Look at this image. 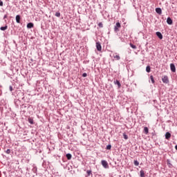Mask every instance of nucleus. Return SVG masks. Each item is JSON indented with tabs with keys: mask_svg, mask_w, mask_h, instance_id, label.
I'll use <instances>...</instances> for the list:
<instances>
[{
	"mask_svg": "<svg viewBox=\"0 0 177 177\" xmlns=\"http://www.w3.org/2000/svg\"><path fill=\"white\" fill-rule=\"evenodd\" d=\"M118 28H121V24H120V22H117L115 24V26H114V31H115V32H117V31H120Z\"/></svg>",
	"mask_w": 177,
	"mask_h": 177,
	"instance_id": "1",
	"label": "nucleus"
},
{
	"mask_svg": "<svg viewBox=\"0 0 177 177\" xmlns=\"http://www.w3.org/2000/svg\"><path fill=\"white\" fill-rule=\"evenodd\" d=\"M95 46L98 52H102V45L100 41L96 42Z\"/></svg>",
	"mask_w": 177,
	"mask_h": 177,
	"instance_id": "2",
	"label": "nucleus"
},
{
	"mask_svg": "<svg viewBox=\"0 0 177 177\" xmlns=\"http://www.w3.org/2000/svg\"><path fill=\"white\" fill-rule=\"evenodd\" d=\"M101 164L104 168H109V163L106 160H102Z\"/></svg>",
	"mask_w": 177,
	"mask_h": 177,
	"instance_id": "3",
	"label": "nucleus"
},
{
	"mask_svg": "<svg viewBox=\"0 0 177 177\" xmlns=\"http://www.w3.org/2000/svg\"><path fill=\"white\" fill-rule=\"evenodd\" d=\"M170 68L172 73H175V71H176V68L175 67V64H170Z\"/></svg>",
	"mask_w": 177,
	"mask_h": 177,
	"instance_id": "4",
	"label": "nucleus"
},
{
	"mask_svg": "<svg viewBox=\"0 0 177 177\" xmlns=\"http://www.w3.org/2000/svg\"><path fill=\"white\" fill-rule=\"evenodd\" d=\"M162 81L164 84H168L169 82V80H168V76H165L162 79Z\"/></svg>",
	"mask_w": 177,
	"mask_h": 177,
	"instance_id": "5",
	"label": "nucleus"
},
{
	"mask_svg": "<svg viewBox=\"0 0 177 177\" xmlns=\"http://www.w3.org/2000/svg\"><path fill=\"white\" fill-rule=\"evenodd\" d=\"M156 12L158 13V15H162V10H161L160 8H156Z\"/></svg>",
	"mask_w": 177,
	"mask_h": 177,
	"instance_id": "6",
	"label": "nucleus"
},
{
	"mask_svg": "<svg viewBox=\"0 0 177 177\" xmlns=\"http://www.w3.org/2000/svg\"><path fill=\"white\" fill-rule=\"evenodd\" d=\"M165 139H167V140H169V139H171V133L167 132L165 133Z\"/></svg>",
	"mask_w": 177,
	"mask_h": 177,
	"instance_id": "7",
	"label": "nucleus"
},
{
	"mask_svg": "<svg viewBox=\"0 0 177 177\" xmlns=\"http://www.w3.org/2000/svg\"><path fill=\"white\" fill-rule=\"evenodd\" d=\"M167 24H169V26H171L174 22L172 21V19H171V17H168L167 19Z\"/></svg>",
	"mask_w": 177,
	"mask_h": 177,
	"instance_id": "8",
	"label": "nucleus"
},
{
	"mask_svg": "<svg viewBox=\"0 0 177 177\" xmlns=\"http://www.w3.org/2000/svg\"><path fill=\"white\" fill-rule=\"evenodd\" d=\"M113 83L115 85H118V88H121V83L120 82V80H115Z\"/></svg>",
	"mask_w": 177,
	"mask_h": 177,
	"instance_id": "9",
	"label": "nucleus"
},
{
	"mask_svg": "<svg viewBox=\"0 0 177 177\" xmlns=\"http://www.w3.org/2000/svg\"><path fill=\"white\" fill-rule=\"evenodd\" d=\"M34 28V24L30 22L27 24V28Z\"/></svg>",
	"mask_w": 177,
	"mask_h": 177,
	"instance_id": "10",
	"label": "nucleus"
},
{
	"mask_svg": "<svg viewBox=\"0 0 177 177\" xmlns=\"http://www.w3.org/2000/svg\"><path fill=\"white\" fill-rule=\"evenodd\" d=\"M156 35L159 39H162V34H161L160 32H156Z\"/></svg>",
	"mask_w": 177,
	"mask_h": 177,
	"instance_id": "11",
	"label": "nucleus"
},
{
	"mask_svg": "<svg viewBox=\"0 0 177 177\" xmlns=\"http://www.w3.org/2000/svg\"><path fill=\"white\" fill-rule=\"evenodd\" d=\"M0 30H1V31H5L6 30H8V25H6L5 26H1V27L0 28Z\"/></svg>",
	"mask_w": 177,
	"mask_h": 177,
	"instance_id": "12",
	"label": "nucleus"
},
{
	"mask_svg": "<svg viewBox=\"0 0 177 177\" xmlns=\"http://www.w3.org/2000/svg\"><path fill=\"white\" fill-rule=\"evenodd\" d=\"M66 157L67 160H71V158L73 157V156L71 155V153H67L66 155Z\"/></svg>",
	"mask_w": 177,
	"mask_h": 177,
	"instance_id": "13",
	"label": "nucleus"
},
{
	"mask_svg": "<svg viewBox=\"0 0 177 177\" xmlns=\"http://www.w3.org/2000/svg\"><path fill=\"white\" fill-rule=\"evenodd\" d=\"M86 174L87 175L86 177L91 176V175H92V170H87Z\"/></svg>",
	"mask_w": 177,
	"mask_h": 177,
	"instance_id": "14",
	"label": "nucleus"
},
{
	"mask_svg": "<svg viewBox=\"0 0 177 177\" xmlns=\"http://www.w3.org/2000/svg\"><path fill=\"white\" fill-rule=\"evenodd\" d=\"M144 132L145 135H147V133H149V128H147V127H145L144 128Z\"/></svg>",
	"mask_w": 177,
	"mask_h": 177,
	"instance_id": "15",
	"label": "nucleus"
},
{
	"mask_svg": "<svg viewBox=\"0 0 177 177\" xmlns=\"http://www.w3.org/2000/svg\"><path fill=\"white\" fill-rule=\"evenodd\" d=\"M114 59H116V60H120L121 57H120V55L113 54Z\"/></svg>",
	"mask_w": 177,
	"mask_h": 177,
	"instance_id": "16",
	"label": "nucleus"
},
{
	"mask_svg": "<svg viewBox=\"0 0 177 177\" xmlns=\"http://www.w3.org/2000/svg\"><path fill=\"white\" fill-rule=\"evenodd\" d=\"M140 177H145V171H143V170L140 171Z\"/></svg>",
	"mask_w": 177,
	"mask_h": 177,
	"instance_id": "17",
	"label": "nucleus"
},
{
	"mask_svg": "<svg viewBox=\"0 0 177 177\" xmlns=\"http://www.w3.org/2000/svg\"><path fill=\"white\" fill-rule=\"evenodd\" d=\"M20 19H21L20 15H17L16 16V21H17V23H20Z\"/></svg>",
	"mask_w": 177,
	"mask_h": 177,
	"instance_id": "18",
	"label": "nucleus"
},
{
	"mask_svg": "<svg viewBox=\"0 0 177 177\" xmlns=\"http://www.w3.org/2000/svg\"><path fill=\"white\" fill-rule=\"evenodd\" d=\"M28 121L29 123H30L32 125L34 124V120H32L31 118H29L28 119Z\"/></svg>",
	"mask_w": 177,
	"mask_h": 177,
	"instance_id": "19",
	"label": "nucleus"
},
{
	"mask_svg": "<svg viewBox=\"0 0 177 177\" xmlns=\"http://www.w3.org/2000/svg\"><path fill=\"white\" fill-rule=\"evenodd\" d=\"M146 71H147V73H150V71H151L150 66H147L146 67Z\"/></svg>",
	"mask_w": 177,
	"mask_h": 177,
	"instance_id": "20",
	"label": "nucleus"
},
{
	"mask_svg": "<svg viewBox=\"0 0 177 177\" xmlns=\"http://www.w3.org/2000/svg\"><path fill=\"white\" fill-rule=\"evenodd\" d=\"M150 80L153 84H154L156 82L154 81V77L153 75L150 76Z\"/></svg>",
	"mask_w": 177,
	"mask_h": 177,
	"instance_id": "21",
	"label": "nucleus"
},
{
	"mask_svg": "<svg viewBox=\"0 0 177 177\" xmlns=\"http://www.w3.org/2000/svg\"><path fill=\"white\" fill-rule=\"evenodd\" d=\"M134 165H136V167H138L139 165V162L138 160H134V162H133Z\"/></svg>",
	"mask_w": 177,
	"mask_h": 177,
	"instance_id": "22",
	"label": "nucleus"
},
{
	"mask_svg": "<svg viewBox=\"0 0 177 177\" xmlns=\"http://www.w3.org/2000/svg\"><path fill=\"white\" fill-rule=\"evenodd\" d=\"M123 137H124V139H125V140H127L128 139V136L124 133H123Z\"/></svg>",
	"mask_w": 177,
	"mask_h": 177,
	"instance_id": "23",
	"label": "nucleus"
},
{
	"mask_svg": "<svg viewBox=\"0 0 177 177\" xmlns=\"http://www.w3.org/2000/svg\"><path fill=\"white\" fill-rule=\"evenodd\" d=\"M106 150H111V145H108L106 146Z\"/></svg>",
	"mask_w": 177,
	"mask_h": 177,
	"instance_id": "24",
	"label": "nucleus"
},
{
	"mask_svg": "<svg viewBox=\"0 0 177 177\" xmlns=\"http://www.w3.org/2000/svg\"><path fill=\"white\" fill-rule=\"evenodd\" d=\"M55 16H56V17H60V12H57L55 13Z\"/></svg>",
	"mask_w": 177,
	"mask_h": 177,
	"instance_id": "25",
	"label": "nucleus"
},
{
	"mask_svg": "<svg viewBox=\"0 0 177 177\" xmlns=\"http://www.w3.org/2000/svg\"><path fill=\"white\" fill-rule=\"evenodd\" d=\"M98 26L100 28H103V24L102 22H100L98 24Z\"/></svg>",
	"mask_w": 177,
	"mask_h": 177,
	"instance_id": "26",
	"label": "nucleus"
},
{
	"mask_svg": "<svg viewBox=\"0 0 177 177\" xmlns=\"http://www.w3.org/2000/svg\"><path fill=\"white\" fill-rule=\"evenodd\" d=\"M130 46L131 48H132L133 49H136V46L132 44H130Z\"/></svg>",
	"mask_w": 177,
	"mask_h": 177,
	"instance_id": "27",
	"label": "nucleus"
},
{
	"mask_svg": "<svg viewBox=\"0 0 177 177\" xmlns=\"http://www.w3.org/2000/svg\"><path fill=\"white\" fill-rule=\"evenodd\" d=\"M10 149H7L6 151V153H7V154H10Z\"/></svg>",
	"mask_w": 177,
	"mask_h": 177,
	"instance_id": "28",
	"label": "nucleus"
},
{
	"mask_svg": "<svg viewBox=\"0 0 177 177\" xmlns=\"http://www.w3.org/2000/svg\"><path fill=\"white\" fill-rule=\"evenodd\" d=\"M0 6H3V1L0 0Z\"/></svg>",
	"mask_w": 177,
	"mask_h": 177,
	"instance_id": "29",
	"label": "nucleus"
},
{
	"mask_svg": "<svg viewBox=\"0 0 177 177\" xmlns=\"http://www.w3.org/2000/svg\"><path fill=\"white\" fill-rule=\"evenodd\" d=\"M9 89L10 92H12V91H13V87L12 86H10Z\"/></svg>",
	"mask_w": 177,
	"mask_h": 177,
	"instance_id": "30",
	"label": "nucleus"
},
{
	"mask_svg": "<svg viewBox=\"0 0 177 177\" xmlns=\"http://www.w3.org/2000/svg\"><path fill=\"white\" fill-rule=\"evenodd\" d=\"M87 75H88L86 73H85L82 74V77H84V78H85V77H87Z\"/></svg>",
	"mask_w": 177,
	"mask_h": 177,
	"instance_id": "31",
	"label": "nucleus"
},
{
	"mask_svg": "<svg viewBox=\"0 0 177 177\" xmlns=\"http://www.w3.org/2000/svg\"><path fill=\"white\" fill-rule=\"evenodd\" d=\"M3 19H8V15H4Z\"/></svg>",
	"mask_w": 177,
	"mask_h": 177,
	"instance_id": "32",
	"label": "nucleus"
},
{
	"mask_svg": "<svg viewBox=\"0 0 177 177\" xmlns=\"http://www.w3.org/2000/svg\"><path fill=\"white\" fill-rule=\"evenodd\" d=\"M175 149H176V150H177V145L175 146Z\"/></svg>",
	"mask_w": 177,
	"mask_h": 177,
	"instance_id": "33",
	"label": "nucleus"
},
{
	"mask_svg": "<svg viewBox=\"0 0 177 177\" xmlns=\"http://www.w3.org/2000/svg\"><path fill=\"white\" fill-rule=\"evenodd\" d=\"M34 169H35V171H37V167H35Z\"/></svg>",
	"mask_w": 177,
	"mask_h": 177,
	"instance_id": "34",
	"label": "nucleus"
}]
</instances>
